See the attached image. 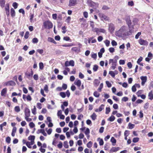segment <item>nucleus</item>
<instances>
[{"label":"nucleus","mask_w":153,"mask_h":153,"mask_svg":"<svg viewBox=\"0 0 153 153\" xmlns=\"http://www.w3.org/2000/svg\"><path fill=\"white\" fill-rule=\"evenodd\" d=\"M105 110V114H108L110 111V108L109 107H106Z\"/></svg>","instance_id":"nucleus-45"},{"label":"nucleus","mask_w":153,"mask_h":153,"mask_svg":"<svg viewBox=\"0 0 153 153\" xmlns=\"http://www.w3.org/2000/svg\"><path fill=\"white\" fill-rule=\"evenodd\" d=\"M16 131V128L15 127H14L13 128L11 135L13 137H14Z\"/></svg>","instance_id":"nucleus-22"},{"label":"nucleus","mask_w":153,"mask_h":153,"mask_svg":"<svg viewBox=\"0 0 153 153\" xmlns=\"http://www.w3.org/2000/svg\"><path fill=\"white\" fill-rule=\"evenodd\" d=\"M100 17L101 18V19L102 20H107V17L106 16L103 14L100 13L99 14Z\"/></svg>","instance_id":"nucleus-12"},{"label":"nucleus","mask_w":153,"mask_h":153,"mask_svg":"<svg viewBox=\"0 0 153 153\" xmlns=\"http://www.w3.org/2000/svg\"><path fill=\"white\" fill-rule=\"evenodd\" d=\"M115 119V117L114 116H111L108 119V120L110 122L114 121Z\"/></svg>","instance_id":"nucleus-24"},{"label":"nucleus","mask_w":153,"mask_h":153,"mask_svg":"<svg viewBox=\"0 0 153 153\" xmlns=\"http://www.w3.org/2000/svg\"><path fill=\"white\" fill-rule=\"evenodd\" d=\"M91 57L92 58L94 59H96L97 57V54L96 53L92 54L91 55Z\"/></svg>","instance_id":"nucleus-58"},{"label":"nucleus","mask_w":153,"mask_h":153,"mask_svg":"<svg viewBox=\"0 0 153 153\" xmlns=\"http://www.w3.org/2000/svg\"><path fill=\"white\" fill-rule=\"evenodd\" d=\"M100 82L99 80L97 79H95L94 82V84L95 86H97L99 84Z\"/></svg>","instance_id":"nucleus-18"},{"label":"nucleus","mask_w":153,"mask_h":153,"mask_svg":"<svg viewBox=\"0 0 153 153\" xmlns=\"http://www.w3.org/2000/svg\"><path fill=\"white\" fill-rule=\"evenodd\" d=\"M38 131H40V132L44 136H46L47 135L46 133L45 132L44 129L38 130Z\"/></svg>","instance_id":"nucleus-27"},{"label":"nucleus","mask_w":153,"mask_h":153,"mask_svg":"<svg viewBox=\"0 0 153 153\" xmlns=\"http://www.w3.org/2000/svg\"><path fill=\"white\" fill-rule=\"evenodd\" d=\"M29 126L31 128H33L35 126V124L32 122H30L29 124Z\"/></svg>","instance_id":"nucleus-59"},{"label":"nucleus","mask_w":153,"mask_h":153,"mask_svg":"<svg viewBox=\"0 0 153 153\" xmlns=\"http://www.w3.org/2000/svg\"><path fill=\"white\" fill-rule=\"evenodd\" d=\"M120 148L119 147H112L111 149L110 150V151L111 152H116L119 150H120Z\"/></svg>","instance_id":"nucleus-15"},{"label":"nucleus","mask_w":153,"mask_h":153,"mask_svg":"<svg viewBox=\"0 0 153 153\" xmlns=\"http://www.w3.org/2000/svg\"><path fill=\"white\" fill-rule=\"evenodd\" d=\"M44 65L42 62H40L39 63V68L40 70H42L44 68Z\"/></svg>","instance_id":"nucleus-35"},{"label":"nucleus","mask_w":153,"mask_h":153,"mask_svg":"<svg viewBox=\"0 0 153 153\" xmlns=\"http://www.w3.org/2000/svg\"><path fill=\"white\" fill-rule=\"evenodd\" d=\"M35 138L34 136L30 135L28 137V139L29 140H30L31 141L34 140Z\"/></svg>","instance_id":"nucleus-31"},{"label":"nucleus","mask_w":153,"mask_h":153,"mask_svg":"<svg viewBox=\"0 0 153 153\" xmlns=\"http://www.w3.org/2000/svg\"><path fill=\"white\" fill-rule=\"evenodd\" d=\"M125 20L128 25V27L133 30V27H131V22L130 19V16H126L125 17Z\"/></svg>","instance_id":"nucleus-2"},{"label":"nucleus","mask_w":153,"mask_h":153,"mask_svg":"<svg viewBox=\"0 0 153 153\" xmlns=\"http://www.w3.org/2000/svg\"><path fill=\"white\" fill-rule=\"evenodd\" d=\"M29 32L28 31L26 32L24 36L25 38L26 39H27L29 37Z\"/></svg>","instance_id":"nucleus-53"},{"label":"nucleus","mask_w":153,"mask_h":153,"mask_svg":"<svg viewBox=\"0 0 153 153\" xmlns=\"http://www.w3.org/2000/svg\"><path fill=\"white\" fill-rule=\"evenodd\" d=\"M139 138L138 137H135L133 139L132 141L134 143H137L139 141Z\"/></svg>","instance_id":"nucleus-36"},{"label":"nucleus","mask_w":153,"mask_h":153,"mask_svg":"<svg viewBox=\"0 0 153 153\" xmlns=\"http://www.w3.org/2000/svg\"><path fill=\"white\" fill-rule=\"evenodd\" d=\"M71 50L75 52H79L80 51V49L79 47H74L72 48Z\"/></svg>","instance_id":"nucleus-20"},{"label":"nucleus","mask_w":153,"mask_h":153,"mask_svg":"<svg viewBox=\"0 0 153 153\" xmlns=\"http://www.w3.org/2000/svg\"><path fill=\"white\" fill-rule=\"evenodd\" d=\"M105 43L106 46L107 47H108L109 45L110 42L109 40H106L105 41Z\"/></svg>","instance_id":"nucleus-46"},{"label":"nucleus","mask_w":153,"mask_h":153,"mask_svg":"<svg viewBox=\"0 0 153 153\" xmlns=\"http://www.w3.org/2000/svg\"><path fill=\"white\" fill-rule=\"evenodd\" d=\"M114 72L112 71H110L109 72V74H110L112 77L114 78L115 77V75L114 74Z\"/></svg>","instance_id":"nucleus-43"},{"label":"nucleus","mask_w":153,"mask_h":153,"mask_svg":"<svg viewBox=\"0 0 153 153\" xmlns=\"http://www.w3.org/2000/svg\"><path fill=\"white\" fill-rule=\"evenodd\" d=\"M59 149H61L62 147V142H60L59 144L57 145Z\"/></svg>","instance_id":"nucleus-49"},{"label":"nucleus","mask_w":153,"mask_h":153,"mask_svg":"<svg viewBox=\"0 0 153 153\" xmlns=\"http://www.w3.org/2000/svg\"><path fill=\"white\" fill-rule=\"evenodd\" d=\"M129 134V131L128 130H126L124 133V136H128Z\"/></svg>","instance_id":"nucleus-55"},{"label":"nucleus","mask_w":153,"mask_h":153,"mask_svg":"<svg viewBox=\"0 0 153 153\" xmlns=\"http://www.w3.org/2000/svg\"><path fill=\"white\" fill-rule=\"evenodd\" d=\"M111 141L112 143V145L113 146H114L115 145L116 143V140L114 137H111Z\"/></svg>","instance_id":"nucleus-21"},{"label":"nucleus","mask_w":153,"mask_h":153,"mask_svg":"<svg viewBox=\"0 0 153 153\" xmlns=\"http://www.w3.org/2000/svg\"><path fill=\"white\" fill-rule=\"evenodd\" d=\"M141 34V32H138L137 34L135 35V38L136 39H137L138 38L139 36H140V35Z\"/></svg>","instance_id":"nucleus-57"},{"label":"nucleus","mask_w":153,"mask_h":153,"mask_svg":"<svg viewBox=\"0 0 153 153\" xmlns=\"http://www.w3.org/2000/svg\"><path fill=\"white\" fill-rule=\"evenodd\" d=\"M128 100V98L127 97H124L122 99V100L124 102H126Z\"/></svg>","instance_id":"nucleus-62"},{"label":"nucleus","mask_w":153,"mask_h":153,"mask_svg":"<svg viewBox=\"0 0 153 153\" xmlns=\"http://www.w3.org/2000/svg\"><path fill=\"white\" fill-rule=\"evenodd\" d=\"M74 84L79 88L81 84V81L80 80H76L74 82Z\"/></svg>","instance_id":"nucleus-14"},{"label":"nucleus","mask_w":153,"mask_h":153,"mask_svg":"<svg viewBox=\"0 0 153 153\" xmlns=\"http://www.w3.org/2000/svg\"><path fill=\"white\" fill-rule=\"evenodd\" d=\"M134 126V125L132 124L131 123H129L128 124V128L130 129H132Z\"/></svg>","instance_id":"nucleus-30"},{"label":"nucleus","mask_w":153,"mask_h":153,"mask_svg":"<svg viewBox=\"0 0 153 153\" xmlns=\"http://www.w3.org/2000/svg\"><path fill=\"white\" fill-rule=\"evenodd\" d=\"M32 112L33 114H35L36 113V108L35 106H34V108L33 109H32Z\"/></svg>","instance_id":"nucleus-38"},{"label":"nucleus","mask_w":153,"mask_h":153,"mask_svg":"<svg viewBox=\"0 0 153 153\" xmlns=\"http://www.w3.org/2000/svg\"><path fill=\"white\" fill-rule=\"evenodd\" d=\"M14 110L15 111L17 112H19L20 111V109L19 106H16L14 108Z\"/></svg>","instance_id":"nucleus-29"},{"label":"nucleus","mask_w":153,"mask_h":153,"mask_svg":"<svg viewBox=\"0 0 153 153\" xmlns=\"http://www.w3.org/2000/svg\"><path fill=\"white\" fill-rule=\"evenodd\" d=\"M29 117H25V119L27 122H30L32 121V119L31 118H29Z\"/></svg>","instance_id":"nucleus-60"},{"label":"nucleus","mask_w":153,"mask_h":153,"mask_svg":"<svg viewBox=\"0 0 153 153\" xmlns=\"http://www.w3.org/2000/svg\"><path fill=\"white\" fill-rule=\"evenodd\" d=\"M11 138L9 137H7L6 139V141L8 143H10V142Z\"/></svg>","instance_id":"nucleus-42"},{"label":"nucleus","mask_w":153,"mask_h":153,"mask_svg":"<svg viewBox=\"0 0 153 153\" xmlns=\"http://www.w3.org/2000/svg\"><path fill=\"white\" fill-rule=\"evenodd\" d=\"M10 13L12 16H14L15 15V12L13 8H12L10 10Z\"/></svg>","instance_id":"nucleus-25"},{"label":"nucleus","mask_w":153,"mask_h":153,"mask_svg":"<svg viewBox=\"0 0 153 153\" xmlns=\"http://www.w3.org/2000/svg\"><path fill=\"white\" fill-rule=\"evenodd\" d=\"M48 41L49 42H50L53 43L54 44H56V42L54 40V39L52 38L49 37L48 38Z\"/></svg>","instance_id":"nucleus-19"},{"label":"nucleus","mask_w":153,"mask_h":153,"mask_svg":"<svg viewBox=\"0 0 153 153\" xmlns=\"http://www.w3.org/2000/svg\"><path fill=\"white\" fill-rule=\"evenodd\" d=\"M27 100V101H30L32 100V98L30 95H28L26 97Z\"/></svg>","instance_id":"nucleus-64"},{"label":"nucleus","mask_w":153,"mask_h":153,"mask_svg":"<svg viewBox=\"0 0 153 153\" xmlns=\"http://www.w3.org/2000/svg\"><path fill=\"white\" fill-rule=\"evenodd\" d=\"M104 105L103 104L101 105L99 108L96 109L95 110V111L98 112L101 111L103 109Z\"/></svg>","instance_id":"nucleus-13"},{"label":"nucleus","mask_w":153,"mask_h":153,"mask_svg":"<svg viewBox=\"0 0 153 153\" xmlns=\"http://www.w3.org/2000/svg\"><path fill=\"white\" fill-rule=\"evenodd\" d=\"M103 84L102 83H101L99 86V87L98 88V90L99 92H101L102 89L103 88Z\"/></svg>","instance_id":"nucleus-37"},{"label":"nucleus","mask_w":153,"mask_h":153,"mask_svg":"<svg viewBox=\"0 0 153 153\" xmlns=\"http://www.w3.org/2000/svg\"><path fill=\"white\" fill-rule=\"evenodd\" d=\"M98 66L97 65H94L93 68V70L94 71H97L98 69Z\"/></svg>","instance_id":"nucleus-47"},{"label":"nucleus","mask_w":153,"mask_h":153,"mask_svg":"<svg viewBox=\"0 0 153 153\" xmlns=\"http://www.w3.org/2000/svg\"><path fill=\"white\" fill-rule=\"evenodd\" d=\"M64 147L66 148H68L69 146L68 145V143L67 141H65L64 142Z\"/></svg>","instance_id":"nucleus-39"},{"label":"nucleus","mask_w":153,"mask_h":153,"mask_svg":"<svg viewBox=\"0 0 153 153\" xmlns=\"http://www.w3.org/2000/svg\"><path fill=\"white\" fill-rule=\"evenodd\" d=\"M38 42V40L37 38H34L32 39V42L33 43H37Z\"/></svg>","instance_id":"nucleus-52"},{"label":"nucleus","mask_w":153,"mask_h":153,"mask_svg":"<svg viewBox=\"0 0 153 153\" xmlns=\"http://www.w3.org/2000/svg\"><path fill=\"white\" fill-rule=\"evenodd\" d=\"M5 3V0H0V5L2 7H4Z\"/></svg>","instance_id":"nucleus-26"},{"label":"nucleus","mask_w":153,"mask_h":153,"mask_svg":"<svg viewBox=\"0 0 153 153\" xmlns=\"http://www.w3.org/2000/svg\"><path fill=\"white\" fill-rule=\"evenodd\" d=\"M149 99L150 100H153V94L152 91H150L148 94Z\"/></svg>","instance_id":"nucleus-17"},{"label":"nucleus","mask_w":153,"mask_h":153,"mask_svg":"<svg viewBox=\"0 0 153 153\" xmlns=\"http://www.w3.org/2000/svg\"><path fill=\"white\" fill-rule=\"evenodd\" d=\"M139 43L141 45H146L148 44L147 41L142 39H140L139 40Z\"/></svg>","instance_id":"nucleus-8"},{"label":"nucleus","mask_w":153,"mask_h":153,"mask_svg":"<svg viewBox=\"0 0 153 153\" xmlns=\"http://www.w3.org/2000/svg\"><path fill=\"white\" fill-rule=\"evenodd\" d=\"M127 65L128 67V68H129L130 69V68H131L132 65V64H131V63L130 62H128Z\"/></svg>","instance_id":"nucleus-63"},{"label":"nucleus","mask_w":153,"mask_h":153,"mask_svg":"<svg viewBox=\"0 0 153 153\" xmlns=\"http://www.w3.org/2000/svg\"><path fill=\"white\" fill-rule=\"evenodd\" d=\"M140 79L142 81L146 82L147 80V77L146 76H141Z\"/></svg>","instance_id":"nucleus-33"},{"label":"nucleus","mask_w":153,"mask_h":153,"mask_svg":"<svg viewBox=\"0 0 153 153\" xmlns=\"http://www.w3.org/2000/svg\"><path fill=\"white\" fill-rule=\"evenodd\" d=\"M97 140L99 141V144L100 146H102L103 145L104 142L102 139H100V138H98L97 139Z\"/></svg>","instance_id":"nucleus-23"},{"label":"nucleus","mask_w":153,"mask_h":153,"mask_svg":"<svg viewBox=\"0 0 153 153\" xmlns=\"http://www.w3.org/2000/svg\"><path fill=\"white\" fill-rule=\"evenodd\" d=\"M100 94L97 91H95L94 93V95L96 97H99Z\"/></svg>","instance_id":"nucleus-34"},{"label":"nucleus","mask_w":153,"mask_h":153,"mask_svg":"<svg viewBox=\"0 0 153 153\" xmlns=\"http://www.w3.org/2000/svg\"><path fill=\"white\" fill-rule=\"evenodd\" d=\"M111 43L113 46H116L117 45V42L114 40H113Z\"/></svg>","instance_id":"nucleus-56"},{"label":"nucleus","mask_w":153,"mask_h":153,"mask_svg":"<svg viewBox=\"0 0 153 153\" xmlns=\"http://www.w3.org/2000/svg\"><path fill=\"white\" fill-rule=\"evenodd\" d=\"M93 32H96L97 33V34L99 32L105 33L106 32V31L103 28H96L95 29H94Z\"/></svg>","instance_id":"nucleus-6"},{"label":"nucleus","mask_w":153,"mask_h":153,"mask_svg":"<svg viewBox=\"0 0 153 153\" xmlns=\"http://www.w3.org/2000/svg\"><path fill=\"white\" fill-rule=\"evenodd\" d=\"M133 30L129 29L127 26L123 25L115 32V35L119 38H124L131 35Z\"/></svg>","instance_id":"nucleus-1"},{"label":"nucleus","mask_w":153,"mask_h":153,"mask_svg":"<svg viewBox=\"0 0 153 153\" xmlns=\"http://www.w3.org/2000/svg\"><path fill=\"white\" fill-rule=\"evenodd\" d=\"M92 143L91 141H89L87 144V147L88 148H90L92 146Z\"/></svg>","instance_id":"nucleus-44"},{"label":"nucleus","mask_w":153,"mask_h":153,"mask_svg":"<svg viewBox=\"0 0 153 153\" xmlns=\"http://www.w3.org/2000/svg\"><path fill=\"white\" fill-rule=\"evenodd\" d=\"M6 85L14 86L16 85L15 82L12 81H10L5 83Z\"/></svg>","instance_id":"nucleus-11"},{"label":"nucleus","mask_w":153,"mask_h":153,"mask_svg":"<svg viewBox=\"0 0 153 153\" xmlns=\"http://www.w3.org/2000/svg\"><path fill=\"white\" fill-rule=\"evenodd\" d=\"M76 4V0H70L68 6L71 7L74 6Z\"/></svg>","instance_id":"nucleus-9"},{"label":"nucleus","mask_w":153,"mask_h":153,"mask_svg":"<svg viewBox=\"0 0 153 153\" xmlns=\"http://www.w3.org/2000/svg\"><path fill=\"white\" fill-rule=\"evenodd\" d=\"M12 5L15 9L17 8L18 7V4L16 2L13 3Z\"/></svg>","instance_id":"nucleus-50"},{"label":"nucleus","mask_w":153,"mask_h":153,"mask_svg":"<svg viewBox=\"0 0 153 153\" xmlns=\"http://www.w3.org/2000/svg\"><path fill=\"white\" fill-rule=\"evenodd\" d=\"M33 74V71L32 69H31L30 72V73L28 71L26 72L25 73V76L27 78L30 79L31 78H32Z\"/></svg>","instance_id":"nucleus-5"},{"label":"nucleus","mask_w":153,"mask_h":153,"mask_svg":"<svg viewBox=\"0 0 153 153\" xmlns=\"http://www.w3.org/2000/svg\"><path fill=\"white\" fill-rule=\"evenodd\" d=\"M44 26L45 28L50 29L53 27V24L49 21H47L43 23Z\"/></svg>","instance_id":"nucleus-3"},{"label":"nucleus","mask_w":153,"mask_h":153,"mask_svg":"<svg viewBox=\"0 0 153 153\" xmlns=\"http://www.w3.org/2000/svg\"><path fill=\"white\" fill-rule=\"evenodd\" d=\"M106 84L107 85V87L108 88H110L111 86V83L108 81H106Z\"/></svg>","instance_id":"nucleus-51"},{"label":"nucleus","mask_w":153,"mask_h":153,"mask_svg":"<svg viewBox=\"0 0 153 153\" xmlns=\"http://www.w3.org/2000/svg\"><path fill=\"white\" fill-rule=\"evenodd\" d=\"M85 133L86 135H87L90 133V130L88 128L86 129V130L85 132Z\"/></svg>","instance_id":"nucleus-48"},{"label":"nucleus","mask_w":153,"mask_h":153,"mask_svg":"<svg viewBox=\"0 0 153 153\" xmlns=\"http://www.w3.org/2000/svg\"><path fill=\"white\" fill-rule=\"evenodd\" d=\"M34 14L30 13V22H32L33 21V19L34 17Z\"/></svg>","instance_id":"nucleus-40"},{"label":"nucleus","mask_w":153,"mask_h":153,"mask_svg":"<svg viewBox=\"0 0 153 153\" xmlns=\"http://www.w3.org/2000/svg\"><path fill=\"white\" fill-rule=\"evenodd\" d=\"M60 95L62 98H64L66 97V94L65 92H61L60 93Z\"/></svg>","instance_id":"nucleus-41"},{"label":"nucleus","mask_w":153,"mask_h":153,"mask_svg":"<svg viewBox=\"0 0 153 153\" xmlns=\"http://www.w3.org/2000/svg\"><path fill=\"white\" fill-rule=\"evenodd\" d=\"M128 6H132L134 5V3L132 1H128Z\"/></svg>","instance_id":"nucleus-54"},{"label":"nucleus","mask_w":153,"mask_h":153,"mask_svg":"<svg viewBox=\"0 0 153 153\" xmlns=\"http://www.w3.org/2000/svg\"><path fill=\"white\" fill-rule=\"evenodd\" d=\"M70 63V65H71L72 66H74V61L73 60H71L69 61Z\"/></svg>","instance_id":"nucleus-61"},{"label":"nucleus","mask_w":153,"mask_h":153,"mask_svg":"<svg viewBox=\"0 0 153 153\" xmlns=\"http://www.w3.org/2000/svg\"><path fill=\"white\" fill-rule=\"evenodd\" d=\"M7 92V89L6 88L3 89L1 92V95L2 96H5V94Z\"/></svg>","instance_id":"nucleus-16"},{"label":"nucleus","mask_w":153,"mask_h":153,"mask_svg":"<svg viewBox=\"0 0 153 153\" xmlns=\"http://www.w3.org/2000/svg\"><path fill=\"white\" fill-rule=\"evenodd\" d=\"M115 30V27L113 24H110L108 26V30L111 33H112Z\"/></svg>","instance_id":"nucleus-7"},{"label":"nucleus","mask_w":153,"mask_h":153,"mask_svg":"<svg viewBox=\"0 0 153 153\" xmlns=\"http://www.w3.org/2000/svg\"><path fill=\"white\" fill-rule=\"evenodd\" d=\"M97 116L96 114L94 113H93L91 115V117L92 120H94L96 118Z\"/></svg>","instance_id":"nucleus-28"},{"label":"nucleus","mask_w":153,"mask_h":153,"mask_svg":"<svg viewBox=\"0 0 153 153\" xmlns=\"http://www.w3.org/2000/svg\"><path fill=\"white\" fill-rule=\"evenodd\" d=\"M109 64L112 63L111 68L113 70H114L117 66V60L110 59L109 60Z\"/></svg>","instance_id":"nucleus-4"},{"label":"nucleus","mask_w":153,"mask_h":153,"mask_svg":"<svg viewBox=\"0 0 153 153\" xmlns=\"http://www.w3.org/2000/svg\"><path fill=\"white\" fill-rule=\"evenodd\" d=\"M94 22L92 21H91L90 22V26L92 28V30L93 31L94 29H95L96 28H94Z\"/></svg>","instance_id":"nucleus-32"},{"label":"nucleus","mask_w":153,"mask_h":153,"mask_svg":"<svg viewBox=\"0 0 153 153\" xmlns=\"http://www.w3.org/2000/svg\"><path fill=\"white\" fill-rule=\"evenodd\" d=\"M25 117H30V109L27 108H25Z\"/></svg>","instance_id":"nucleus-10"}]
</instances>
